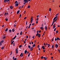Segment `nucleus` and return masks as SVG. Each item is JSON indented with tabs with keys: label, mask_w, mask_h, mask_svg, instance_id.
<instances>
[{
	"label": "nucleus",
	"mask_w": 60,
	"mask_h": 60,
	"mask_svg": "<svg viewBox=\"0 0 60 60\" xmlns=\"http://www.w3.org/2000/svg\"><path fill=\"white\" fill-rule=\"evenodd\" d=\"M22 31H21V32H20V35H22Z\"/></svg>",
	"instance_id": "25"
},
{
	"label": "nucleus",
	"mask_w": 60,
	"mask_h": 60,
	"mask_svg": "<svg viewBox=\"0 0 60 60\" xmlns=\"http://www.w3.org/2000/svg\"><path fill=\"white\" fill-rule=\"evenodd\" d=\"M9 33H11V30H9Z\"/></svg>",
	"instance_id": "16"
},
{
	"label": "nucleus",
	"mask_w": 60,
	"mask_h": 60,
	"mask_svg": "<svg viewBox=\"0 0 60 60\" xmlns=\"http://www.w3.org/2000/svg\"><path fill=\"white\" fill-rule=\"evenodd\" d=\"M59 14V13H57V14L56 15H55V16H57V15H58Z\"/></svg>",
	"instance_id": "23"
},
{
	"label": "nucleus",
	"mask_w": 60,
	"mask_h": 60,
	"mask_svg": "<svg viewBox=\"0 0 60 60\" xmlns=\"http://www.w3.org/2000/svg\"><path fill=\"white\" fill-rule=\"evenodd\" d=\"M19 10L17 12V14H18L19 12Z\"/></svg>",
	"instance_id": "13"
},
{
	"label": "nucleus",
	"mask_w": 60,
	"mask_h": 60,
	"mask_svg": "<svg viewBox=\"0 0 60 60\" xmlns=\"http://www.w3.org/2000/svg\"><path fill=\"white\" fill-rule=\"evenodd\" d=\"M15 38H15V37H14V38H13V40H14V39H15Z\"/></svg>",
	"instance_id": "58"
},
{
	"label": "nucleus",
	"mask_w": 60,
	"mask_h": 60,
	"mask_svg": "<svg viewBox=\"0 0 60 60\" xmlns=\"http://www.w3.org/2000/svg\"><path fill=\"white\" fill-rule=\"evenodd\" d=\"M33 18L32 17L31 18V20L30 21V23H32V22L33 21Z\"/></svg>",
	"instance_id": "1"
},
{
	"label": "nucleus",
	"mask_w": 60,
	"mask_h": 60,
	"mask_svg": "<svg viewBox=\"0 0 60 60\" xmlns=\"http://www.w3.org/2000/svg\"><path fill=\"white\" fill-rule=\"evenodd\" d=\"M6 37L5 36L3 38V39H5V38Z\"/></svg>",
	"instance_id": "31"
},
{
	"label": "nucleus",
	"mask_w": 60,
	"mask_h": 60,
	"mask_svg": "<svg viewBox=\"0 0 60 60\" xmlns=\"http://www.w3.org/2000/svg\"><path fill=\"white\" fill-rule=\"evenodd\" d=\"M22 53L20 55V56H22Z\"/></svg>",
	"instance_id": "34"
},
{
	"label": "nucleus",
	"mask_w": 60,
	"mask_h": 60,
	"mask_svg": "<svg viewBox=\"0 0 60 60\" xmlns=\"http://www.w3.org/2000/svg\"><path fill=\"white\" fill-rule=\"evenodd\" d=\"M31 54V52H30V53L28 55V57H29V56H30V54Z\"/></svg>",
	"instance_id": "24"
},
{
	"label": "nucleus",
	"mask_w": 60,
	"mask_h": 60,
	"mask_svg": "<svg viewBox=\"0 0 60 60\" xmlns=\"http://www.w3.org/2000/svg\"><path fill=\"white\" fill-rule=\"evenodd\" d=\"M8 14V13H6V15H7Z\"/></svg>",
	"instance_id": "63"
},
{
	"label": "nucleus",
	"mask_w": 60,
	"mask_h": 60,
	"mask_svg": "<svg viewBox=\"0 0 60 60\" xmlns=\"http://www.w3.org/2000/svg\"><path fill=\"white\" fill-rule=\"evenodd\" d=\"M24 53L25 54H26V53H27V51L26 50H25V52H24Z\"/></svg>",
	"instance_id": "15"
},
{
	"label": "nucleus",
	"mask_w": 60,
	"mask_h": 60,
	"mask_svg": "<svg viewBox=\"0 0 60 60\" xmlns=\"http://www.w3.org/2000/svg\"><path fill=\"white\" fill-rule=\"evenodd\" d=\"M37 34H36V36H38V35L39 34V31H37Z\"/></svg>",
	"instance_id": "4"
},
{
	"label": "nucleus",
	"mask_w": 60,
	"mask_h": 60,
	"mask_svg": "<svg viewBox=\"0 0 60 60\" xmlns=\"http://www.w3.org/2000/svg\"><path fill=\"white\" fill-rule=\"evenodd\" d=\"M22 47V45H20L19 46V48H21Z\"/></svg>",
	"instance_id": "32"
},
{
	"label": "nucleus",
	"mask_w": 60,
	"mask_h": 60,
	"mask_svg": "<svg viewBox=\"0 0 60 60\" xmlns=\"http://www.w3.org/2000/svg\"><path fill=\"white\" fill-rule=\"evenodd\" d=\"M53 40H54V39H53V38L52 39V41H53Z\"/></svg>",
	"instance_id": "56"
},
{
	"label": "nucleus",
	"mask_w": 60,
	"mask_h": 60,
	"mask_svg": "<svg viewBox=\"0 0 60 60\" xmlns=\"http://www.w3.org/2000/svg\"><path fill=\"white\" fill-rule=\"evenodd\" d=\"M56 16V17H55L54 19L53 20H55L56 19V18L57 17V16Z\"/></svg>",
	"instance_id": "6"
},
{
	"label": "nucleus",
	"mask_w": 60,
	"mask_h": 60,
	"mask_svg": "<svg viewBox=\"0 0 60 60\" xmlns=\"http://www.w3.org/2000/svg\"><path fill=\"white\" fill-rule=\"evenodd\" d=\"M28 8H30V6H29L28 7Z\"/></svg>",
	"instance_id": "54"
},
{
	"label": "nucleus",
	"mask_w": 60,
	"mask_h": 60,
	"mask_svg": "<svg viewBox=\"0 0 60 60\" xmlns=\"http://www.w3.org/2000/svg\"><path fill=\"white\" fill-rule=\"evenodd\" d=\"M39 47H40V45H39L38 46V48H39Z\"/></svg>",
	"instance_id": "53"
},
{
	"label": "nucleus",
	"mask_w": 60,
	"mask_h": 60,
	"mask_svg": "<svg viewBox=\"0 0 60 60\" xmlns=\"http://www.w3.org/2000/svg\"><path fill=\"white\" fill-rule=\"evenodd\" d=\"M57 40H60V39L58 37L57 38Z\"/></svg>",
	"instance_id": "18"
},
{
	"label": "nucleus",
	"mask_w": 60,
	"mask_h": 60,
	"mask_svg": "<svg viewBox=\"0 0 60 60\" xmlns=\"http://www.w3.org/2000/svg\"><path fill=\"white\" fill-rule=\"evenodd\" d=\"M16 53H17H17H18V51H16Z\"/></svg>",
	"instance_id": "49"
},
{
	"label": "nucleus",
	"mask_w": 60,
	"mask_h": 60,
	"mask_svg": "<svg viewBox=\"0 0 60 60\" xmlns=\"http://www.w3.org/2000/svg\"><path fill=\"white\" fill-rule=\"evenodd\" d=\"M54 23V21H53L52 22V26H53V25Z\"/></svg>",
	"instance_id": "30"
},
{
	"label": "nucleus",
	"mask_w": 60,
	"mask_h": 60,
	"mask_svg": "<svg viewBox=\"0 0 60 60\" xmlns=\"http://www.w3.org/2000/svg\"><path fill=\"white\" fill-rule=\"evenodd\" d=\"M18 2L17 1H16L15 2V4H16V3H17Z\"/></svg>",
	"instance_id": "48"
},
{
	"label": "nucleus",
	"mask_w": 60,
	"mask_h": 60,
	"mask_svg": "<svg viewBox=\"0 0 60 60\" xmlns=\"http://www.w3.org/2000/svg\"><path fill=\"white\" fill-rule=\"evenodd\" d=\"M55 28V25H53V29H54V28Z\"/></svg>",
	"instance_id": "22"
},
{
	"label": "nucleus",
	"mask_w": 60,
	"mask_h": 60,
	"mask_svg": "<svg viewBox=\"0 0 60 60\" xmlns=\"http://www.w3.org/2000/svg\"><path fill=\"white\" fill-rule=\"evenodd\" d=\"M52 49H53V48H54V45H52Z\"/></svg>",
	"instance_id": "33"
},
{
	"label": "nucleus",
	"mask_w": 60,
	"mask_h": 60,
	"mask_svg": "<svg viewBox=\"0 0 60 60\" xmlns=\"http://www.w3.org/2000/svg\"><path fill=\"white\" fill-rule=\"evenodd\" d=\"M40 29L42 30H43V27H41L40 28Z\"/></svg>",
	"instance_id": "7"
},
{
	"label": "nucleus",
	"mask_w": 60,
	"mask_h": 60,
	"mask_svg": "<svg viewBox=\"0 0 60 60\" xmlns=\"http://www.w3.org/2000/svg\"><path fill=\"white\" fill-rule=\"evenodd\" d=\"M42 48L43 49H45V48L44 47V46H42Z\"/></svg>",
	"instance_id": "19"
},
{
	"label": "nucleus",
	"mask_w": 60,
	"mask_h": 60,
	"mask_svg": "<svg viewBox=\"0 0 60 60\" xmlns=\"http://www.w3.org/2000/svg\"><path fill=\"white\" fill-rule=\"evenodd\" d=\"M41 59H42V58H43L44 57H43V56H42L41 57Z\"/></svg>",
	"instance_id": "44"
},
{
	"label": "nucleus",
	"mask_w": 60,
	"mask_h": 60,
	"mask_svg": "<svg viewBox=\"0 0 60 60\" xmlns=\"http://www.w3.org/2000/svg\"><path fill=\"white\" fill-rule=\"evenodd\" d=\"M55 47L56 48H58V45L57 44H56Z\"/></svg>",
	"instance_id": "3"
},
{
	"label": "nucleus",
	"mask_w": 60,
	"mask_h": 60,
	"mask_svg": "<svg viewBox=\"0 0 60 60\" xmlns=\"http://www.w3.org/2000/svg\"><path fill=\"white\" fill-rule=\"evenodd\" d=\"M57 40V39L56 38L55 39V41H56V40Z\"/></svg>",
	"instance_id": "60"
},
{
	"label": "nucleus",
	"mask_w": 60,
	"mask_h": 60,
	"mask_svg": "<svg viewBox=\"0 0 60 60\" xmlns=\"http://www.w3.org/2000/svg\"><path fill=\"white\" fill-rule=\"evenodd\" d=\"M10 8L11 9H12L13 8V7L12 6H11L10 7Z\"/></svg>",
	"instance_id": "10"
},
{
	"label": "nucleus",
	"mask_w": 60,
	"mask_h": 60,
	"mask_svg": "<svg viewBox=\"0 0 60 60\" xmlns=\"http://www.w3.org/2000/svg\"><path fill=\"white\" fill-rule=\"evenodd\" d=\"M15 51H18V49H15Z\"/></svg>",
	"instance_id": "37"
},
{
	"label": "nucleus",
	"mask_w": 60,
	"mask_h": 60,
	"mask_svg": "<svg viewBox=\"0 0 60 60\" xmlns=\"http://www.w3.org/2000/svg\"><path fill=\"white\" fill-rule=\"evenodd\" d=\"M14 42V41H13L11 42V45H12V44L13 43V42Z\"/></svg>",
	"instance_id": "17"
},
{
	"label": "nucleus",
	"mask_w": 60,
	"mask_h": 60,
	"mask_svg": "<svg viewBox=\"0 0 60 60\" xmlns=\"http://www.w3.org/2000/svg\"><path fill=\"white\" fill-rule=\"evenodd\" d=\"M21 8V7L19 6V9H20Z\"/></svg>",
	"instance_id": "61"
},
{
	"label": "nucleus",
	"mask_w": 60,
	"mask_h": 60,
	"mask_svg": "<svg viewBox=\"0 0 60 60\" xmlns=\"http://www.w3.org/2000/svg\"><path fill=\"white\" fill-rule=\"evenodd\" d=\"M2 45V43H1V42H0V46H1Z\"/></svg>",
	"instance_id": "47"
},
{
	"label": "nucleus",
	"mask_w": 60,
	"mask_h": 60,
	"mask_svg": "<svg viewBox=\"0 0 60 60\" xmlns=\"http://www.w3.org/2000/svg\"><path fill=\"white\" fill-rule=\"evenodd\" d=\"M36 23L37 24V23H38V21H36Z\"/></svg>",
	"instance_id": "59"
},
{
	"label": "nucleus",
	"mask_w": 60,
	"mask_h": 60,
	"mask_svg": "<svg viewBox=\"0 0 60 60\" xmlns=\"http://www.w3.org/2000/svg\"><path fill=\"white\" fill-rule=\"evenodd\" d=\"M15 57H14V56H13V60H14V59H15Z\"/></svg>",
	"instance_id": "41"
},
{
	"label": "nucleus",
	"mask_w": 60,
	"mask_h": 60,
	"mask_svg": "<svg viewBox=\"0 0 60 60\" xmlns=\"http://www.w3.org/2000/svg\"><path fill=\"white\" fill-rule=\"evenodd\" d=\"M15 31V30H14V29H13L12 30V32H13Z\"/></svg>",
	"instance_id": "20"
},
{
	"label": "nucleus",
	"mask_w": 60,
	"mask_h": 60,
	"mask_svg": "<svg viewBox=\"0 0 60 60\" xmlns=\"http://www.w3.org/2000/svg\"><path fill=\"white\" fill-rule=\"evenodd\" d=\"M32 38H34V36H33L32 37Z\"/></svg>",
	"instance_id": "35"
},
{
	"label": "nucleus",
	"mask_w": 60,
	"mask_h": 60,
	"mask_svg": "<svg viewBox=\"0 0 60 60\" xmlns=\"http://www.w3.org/2000/svg\"><path fill=\"white\" fill-rule=\"evenodd\" d=\"M18 6V4L17 3L15 4V6Z\"/></svg>",
	"instance_id": "11"
},
{
	"label": "nucleus",
	"mask_w": 60,
	"mask_h": 60,
	"mask_svg": "<svg viewBox=\"0 0 60 60\" xmlns=\"http://www.w3.org/2000/svg\"><path fill=\"white\" fill-rule=\"evenodd\" d=\"M4 40H2L1 41H0V42L1 43H3L4 42Z\"/></svg>",
	"instance_id": "8"
},
{
	"label": "nucleus",
	"mask_w": 60,
	"mask_h": 60,
	"mask_svg": "<svg viewBox=\"0 0 60 60\" xmlns=\"http://www.w3.org/2000/svg\"><path fill=\"white\" fill-rule=\"evenodd\" d=\"M37 21L38 20V18H37L36 19Z\"/></svg>",
	"instance_id": "51"
},
{
	"label": "nucleus",
	"mask_w": 60,
	"mask_h": 60,
	"mask_svg": "<svg viewBox=\"0 0 60 60\" xmlns=\"http://www.w3.org/2000/svg\"><path fill=\"white\" fill-rule=\"evenodd\" d=\"M51 8H50L49 10V11H51Z\"/></svg>",
	"instance_id": "28"
},
{
	"label": "nucleus",
	"mask_w": 60,
	"mask_h": 60,
	"mask_svg": "<svg viewBox=\"0 0 60 60\" xmlns=\"http://www.w3.org/2000/svg\"><path fill=\"white\" fill-rule=\"evenodd\" d=\"M30 26H29L28 27V28H30Z\"/></svg>",
	"instance_id": "57"
},
{
	"label": "nucleus",
	"mask_w": 60,
	"mask_h": 60,
	"mask_svg": "<svg viewBox=\"0 0 60 60\" xmlns=\"http://www.w3.org/2000/svg\"><path fill=\"white\" fill-rule=\"evenodd\" d=\"M56 32L57 33H58V31H56Z\"/></svg>",
	"instance_id": "64"
},
{
	"label": "nucleus",
	"mask_w": 60,
	"mask_h": 60,
	"mask_svg": "<svg viewBox=\"0 0 60 60\" xmlns=\"http://www.w3.org/2000/svg\"><path fill=\"white\" fill-rule=\"evenodd\" d=\"M34 25V23H33L32 24V26H33Z\"/></svg>",
	"instance_id": "55"
},
{
	"label": "nucleus",
	"mask_w": 60,
	"mask_h": 60,
	"mask_svg": "<svg viewBox=\"0 0 60 60\" xmlns=\"http://www.w3.org/2000/svg\"><path fill=\"white\" fill-rule=\"evenodd\" d=\"M8 30V28H7L5 30V32L7 31Z\"/></svg>",
	"instance_id": "9"
},
{
	"label": "nucleus",
	"mask_w": 60,
	"mask_h": 60,
	"mask_svg": "<svg viewBox=\"0 0 60 60\" xmlns=\"http://www.w3.org/2000/svg\"><path fill=\"white\" fill-rule=\"evenodd\" d=\"M26 42V41H24V43H25Z\"/></svg>",
	"instance_id": "62"
},
{
	"label": "nucleus",
	"mask_w": 60,
	"mask_h": 60,
	"mask_svg": "<svg viewBox=\"0 0 60 60\" xmlns=\"http://www.w3.org/2000/svg\"><path fill=\"white\" fill-rule=\"evenodd\" d=\"M5 20H6V21H8V19H5Z\"/></svg>",
	"instance_id": "52"
},
{
	"label": "nucleus",
	"mask_w": 60,
	"mask_h": 60,
	"mask_svg": "<svg viewBox=\"0 0 60 60\" xmlns=\"http://www.w3.org/2000/svg\"><path fill=\"white\" fill-rule=\"evenodd\" d=\"M16 25H15L14 24V27H16Z\"/></svg>",
	"instance_id": "39"
},
{
	"label": "nucleus",
	"mask_w": 60,
	"mask_h": 60,
	"mask_svg": "<svg viewBox=\"0 0 60 60\" xmlns=\"http://www.w3.org/2000/svg\"><path fill=\"white\" fill-rule=\"evenodd\" d=\"M28 2V1L27 0H24V2H25L27 3V2Z\"/></svg>",
	"instance_id": "2"
},
{
	"label": "nucleus",
	"mask_w": 60,
	"mask_h": 60,
	"mask_svg": "<svg viewBox=\"0 0 60 60\" xmlns=\"http://www.w3.org/2000/svg\"><path fill=\"white\" fill-rule=\"evenodd\" d=\"M30 50L31 51L33 50V49H32V47H31Z\"/></svg>",
	"instance_id": "26"
},
{
	"label": "nucleus",
	"mask_w": 60,
	"mask_h": 60,
	"mask_svg": "<svg viewBox=\"0 0 60 60\" xmlns=\"http://www.w3.org/2000/svg\"><path fill=\"white\" fill-rule=\"evenodd\" d=\"M14 60H17V58H15L14 59Z\"/></svg>",
	"instance_id": "38"
},
{
	"label": "nucleus",
	"mask_w": 60,
	"mask_h": 60,
	"mask_svg": "<svg viewBox=\"0 0 60 60\" xmlns=\"http://www.w3.org/2000/svg\"><path fill=\"white\" fill-rule=\"evenodd\" d=\"M30 46L29 45L28 46V48H29V49L30 48Z\"/></svg>",
	"instance_id": "29"
},
{
	"label": "nucleus",
	"mask_w": 60,
	"mask_h": 60,
	"mask_svg": "<svg viewBox=\"0 0 60 60\" xmlns=\"http://www.w3.org/2000/svg\"><path fill=\"white\" fill-rule=\"evenodd\" d=\"M26 17H25L24 18V19H26Z\"/></svg>",
	"instance_id": "50"
},
{
	"label": "nucleus",
	"mask_w": 60,
	"mask_h": 60,
	"mask_svg": "<svg viewBox=\"0 0 60 60\" xmlns=\"http://www.w3.org/2000/svg\"><path fill=\"white\" fill-rule=\"evenodd\" d=\"M53 20V22L54 21V22H56V20Z\"/></svg>",
	"instance_id": "40"
},
{
	"label": "nucleus",
	"mask_w": 60,
	"mask_h": 60,
	"mask_svg": "<svg viewBox=\"0 0 60 60\" xmlns=\"http://www.w3.org/2000/svg\"><path fill=\"white\" fill-rule=\"evenodd\" d=\"M38 35V37H40V36H41V34H39Z\"/></svg>",
	"instance_id": "14"
},
{
	"label": "nucleus",
	"mask_w": 60,
	"mask_h": 60,
	"mask_svg": "<svg viewBox=\"0 0 60 60\" xmlns=\"http://www.w3.org/2000/svg\"><path fill=\"white\" fill-rule=\"evenodd\" d=\"M26 38H28V36H27L26 37Z\"/></svg>",
	"instance_id": "46"
},
{
	"label": "nucleus",
	"mask_w": 60,
	"mask_h": 60,
	"mask_svg": "<svg viewBox=\"0 0 60 60\" xmlns=\"http://www.w3.org/2000/svg\"><path fill=\"white\" fill-rule=\"evenodd\" d=\"M32 46L33 47H35V44H34V45H33Z\"/></svg>",
	"instance_id": "27"
},
{
	"label": "nucleus",
	"mask_w": 60,
	"mask_h": 60,
	"mask_svg": "<svg viewBox=\"0 0 60 60\" xmlns=\"http://www.w3.org/2000/svg\"><path fill=\"white\" fill-rule=\"evenodd\" d=\"M6 2H7V0H4V3H5Z\"/></svg>",
	"instance_id": "12"
},
{
	"label": "nucleus",
	"mask_w": 60,
	"mask_h": 60,
	"mask_svg": "<svg viewBox=\"0 0 60 60\" xmlns=\"http://www.w3.org/2000/svg\"><path fill=\"white\" fill-rule=\"evenodd\" d=\"M56 28H55L54 30V31H56Z\"/></svg>",
	"instance_id": "36"
},
{
	"label": "nucleus",
	"mask_w": 60,
	"mask_h": 60,
	"mask_svg": "<svg viewBox=\"0 0 60 60\" xmlns=\"http://www.w3.org/2000/svg\"><path fill=\"white\" fill-rule=\"evenodd\" d=\"M45 29L46 31H47V26H45Z\"/></svg>",
	"instance_id": "5"
},
{
	"label": "nucleus",
	"mask_w": 60,
	"mask_h": 60,
	"mask_svg": "<svg viewBox=\"0 0 60 60\" xmlns=\"http://www.w3.org/2000/svg\"><path fill=\"white\" fill-rule=\"evenodd\" d=\"M33 31H34V33H35V30H33Z\"/></svg>",
	"instance_id": "43"
},
{
	"label": "nucleus",
	"mask_w": 60,
	"mask_h": 60,
	"mask_svg": "<svg viewBox=\"0 0 60 60\" xmlns=\"http://www.w3.org/2000/svg\"><path fill=\"white\" fill-rule=\"evenodd\" d=\"M1 49H4V47H3L1 48Z\"/></svg>",
	"instance_id": "21"
},
{
	"label": "nucleus",
	"mask_w": 60,
	"mask_h": 60,
	"mask_svg": "<svg viewBox=\"0 0 60 60\" xmlns=\"http://www.w3.org/2000/svg\"><path fill=\"white\" fill-rule=\"evenodd\" d=\"M26 2L24 3H23V4H26Z\"/></svg>",
	"instance_id": "42"
},
{
	"label": "nucleus",
	"mask_w": 60,
	"mask_h": 60,
	"mask_svg": "<svg viewBox=\"0 0 60 60\" xmlns=\"http://www.w3.org/2000/svg\"><path fill=\"white\" fill-rule=\"evenodd\" d=\"M27 21H26V25H27Z\"/></svg>",
	"instance_id": "45"
}]
</instances>
